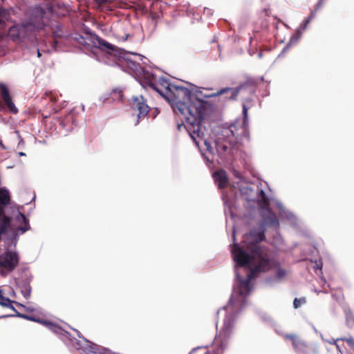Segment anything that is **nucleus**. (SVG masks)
Here are the masks:
<instances>
[{
    "label": "nucleus",
    "mask_w": 354,
    "mask_h": 354,
    "mask_svg": "<svg viewBox=\"0 0 354 354\" xmlns=\"http://www.w3.org/2000/svg\"><path fill=\"white\" fill-rule=\"evenodd\" d=\"M165 84H167L166 94L153 84L151 86L171 101L174 112L182 115L183 124L195 145L199 147L200 143L203 142L207 150L212 152L210 144L205 139V127L201 124L205 111V101L198 99L186 87L168 84L167 82Z\"/></svg>",
    "instance_id": "nucleus-1"
},
{
    "label": "nucleus",
    "mask_w": 354,
    "mask_h": 354,
    "mask_svg": "<svg viewBox=\"0 0 354 354\" xmlns=\"http://www.w3.org/2000/svg\"><path fill=\"white\" fill-rule=\"evenodd\" d=\"M232 259L239 267H247L250 274L246 279L239 282V293L247 295L250 292L252 279L259 274L269 272L278 266V263L268 248H260L250 243L249 250L243 248L239 243L231 245Z\"/></svg>",
    "instance_id": "nucleus-2"
},
{
    "label": "nucleus",
    "mask_w": 354,
    "mask_h": 354,
    "mask_svg": "<svg viewBox=\"0 0 354 354\" xmlns=\"http://www.w3.org/2000/svg\"><path fill=\"white\" fill-rule=\"evenodd\" d=\"M265 210L266 212L263 215V221L261 222L259 226L257 228L252 229L247 233L240 244L241 246L246 248V250H249L250 243L257 245L260 248H268L267 247L260 245V243L266 239V225L276 228L279 225V222L276 214L271 211L270 208Z\"/></svg>",
    "instance_id": "nucleus-3"
},
{
    "label": "nucleus",
    "mask_w": 354,
    "mask_h": 354,
    "mask_svg": "<svg viewBox=\"0 0 354 354\" xmlns=\"http://www.w3.org/2000/svg\"><path fill=\"white\" fill-rule=\"evenodd\" d=\"M223 310L226 313V315L223 325L215 337L214 348L205 352V354H223L228 339L234 331L237 313L232 310L231 305H228Z\"/></svg>",
    "instance_id": "nucleus-4"
},
{
    "label": "nucleus",
    "mask_w": 354,
    "mask_h": 354,
    "mask_svg": "<svg viewBox=\"0 0 354 354\" xmlns=\"http://www.w3.org/2000/svg\"><path fill=\"white\" fill-rule=\"evenodd\" d=\"M50 20V12L41 7H35L32 10L30 17L26 24L34 33L35 31H39L49 26Z\"/></svg>",
    "instance_id": "nucleus-5"
},
{
    "label": "nucleus",
    "mask_w": 354,
    "mask_h": 354,
    "mask_svg": "<svg viewBox=\"0 0 354 354\" xmlns=\"http://www.w3.org/2000/svg\"><path fill=\"white\" fill-rule=\"evenodd\" d=\"M285 339L291 341L295 351L299 354H318L315 348L310 346L297 334H285Z\"/></svg>",
    "instance_id": "nucleus-6"
},
{
    "label": "nucleus",
    "mask_w": 354,
    "mask_h": 354,
    "mask_svg": "<svg viewBox=\"0 0 354 354\" xmlns=\"http://www.w3.org/2000/svg\"><path fill=\"white\" fill-rule=\"evenodd\" d=\"M32 35L33 33L29 28L26 22L15 25L8 30V36L16 43L22 42L26 39L30 37Z\"/></svg>",
    "instance_id": "nucleus-7"
},
{
    "label": "nucleus",
    "mask_w": 354,
    "mask_h": 354,
    "mask_svg": "<svg viewBox=\"0 0 354 354\" xmlns=\"http://www.w3.org/2000/svg\"><path fill=\"white\" fill-rule=\"evenodd\" d=\"M241 89V86L235 88H223L218 91L216 93L212 94L211 96L218 97V100L223 103H225L228 101H234L237 99V97L240 93Z\"/></svg>",
    "instance_id": "nucleus-8"
},
{
    "label": "nucleus",
    "mask_w": 354,
    "mask_h": 354,
    "mask_svg": "<svg viewBox=\"0 0 354 354\" xmlns=\"http://www.w3.org/2000/svg\"><path fill=\"white\" fill-rule=\"evenodd\" d=\"M19 257L16 252L8 251L0 255V267L12 271L18 265Z\"/></svg>",
    "instance_id": "nucleus-9"
},
{
    "label": "nucleus",
    "mask_w": 354,
    "mask_h": 354,
    "mask_svg": "<svg viewBox=\"0 0 354 354\" xmlns=\"http://www.w3.org/2000/svg\"><path fill=\"white\" fill-rule=\"evenodd\" d=\"M132 108L134 111H138V118L139 119L147 116L150 111V107L147 104V100L142 95L132 97Z\"/></svg>",
    "instance_id": "nucleus-10"
},
{
    "label": "nucleus",
    "mask_w": 354,
    "mask_h": 354,
    "mask_svg": "<svg viewBox=\"0 0 354 354\" xmlns=\"http://www.w3.org/2000/svg\"><path fill=\"white\" fill-rule=\"evenodd\" d=\"M0 93L3 102L6 105L8 109L12 113H17L18 112V109L12 102L8 88L2 82L0 83Z\"/></svg>",
    "instance_id": "nucleus-11"
},
{
    "label": "nucleus",
    "mask_w": 354,
    "mask_h": 354,
    "mask_svg": "<svg viewBox=\"0 0 354 354\" xmlns=\"http://www.w3.org/2000/svg\"><path fill=\"white\" fill-rule=\"evenodd\" d=\"M213 177L219 189H223L227 186L228 177L225 170L221 169L214 171Z\"/></svg>",
    "instance_id": "nucleus-12"
},
{
    "label": "nucleus",
    "mask_w": 354,
    "mask_h": 354,
    "mask_svg": "<svg viewBox=\"0 0 354 354\" xmlns=\"http://www.w3.org/2000/svg\"><path fill=\"white\" fill-rule=\"evenodd\" d=\"M48 11L50 12V17L53 14L58 17H65L68 13V7L61 3H56L48 8Z\"/></svg>",
    "instance_id": "nucleus-13"
},
{
    "label": "nucleus",
    "mask_w": 354,
    "mask_h": 354,
    "mask_svg": "<svg viewBox=\"0 0 354 354\" xmlns=\"http://www.w3.org/2000/svg\"><path fill=\"white\" fill-rule=\"evenodd\" d=\"M11 19V15L8 9L0 7V30L6 28V22Z\"/></svg>",
    "instance_id": "nucleus-14"
},
{
    "label": "nucleus",
    "mask_w": 354,
    "mask_h": 354,
    "mask_svg": "<svg viewBox=\"0 0 354 354\" xmlns=\"http://www.w3.org/2000/svg\"><path fill=\"white\" fill-rule=\"evenodd\" d=\"M216 149L220 156H224L229 150V145L226 141L217 139L215 141Z\"/></svg>",
    "instance_id": "nucleus-15"
},
{
    "label": "nucleus",
    "mask_w": 354,
    "mask_h": 354,
    "mask_svg": "<svg viewBox=\"0 0 354 354\" xmlns=\"http://www.w3.org/2000/svg\"><path fill=\"white\" fill-rule=\"evenodd\" d=\"M323 3H324V0H319L318 1V3L315 6V10L313 11H311L310 15L307 18H306L303 21L302 24L300 25V28L304 30L306 28L308 24L315 17L316 12L319 9L320 7H322Z\"/></svg>",
    "instance_id": "nucleus-16"
},
{
    "label": "nucleus",
    "mask_w": 354,
    "mask_h": 354,
    "mask_svg": "<svg viewBox=\"0 0 354 354\" xmlns=\"http://www.w3.org/2000/svg\"><path fill=\"white\" fill-rule=\"evenodd\" d=\"M258 205L263 209H268L270 208V201L263 189L259 193Z\"/></svg>",
    "instance_id": "nucleus-17"
},
{
    "label": "nucleus",
    "mask_w": 354,
    "mask_h": 354,
    "mask_svg": "<svg viewBox=\"0 0 354 354\" xmlns=\"http://www.w3.org/2000/svg\"><path fill=\"white\" fill-rule=\"evenodd\" d=\"M83 349L87 351L88 353L97 354L98 353V347L96 344H94L86 339H84V346L82 347Z\"/></svg>",
    "instance_id": "nucleus-18"
},
{
    "label": "nucleus",
    "mask_w": 354,
    "mask_h": 354,
    "mask_svg": "<svg viewBox=\"0 0 354 354\" xmlns=\"http://www.w3.org/2000/svg\"><path fill=\"white\" fill-rule=\"evenodd\" d=\"M19 216L21 218L24 225L18 227L17 228V232H21L23 234L30 229V225H29L28 220L25 216L24 214L19 212Z\"/></svg>",
    "instance_id": "nucleus-19"
},
{
    "label": "nucleus",
    "mask_w": 354,
    "mask_h": 354,
    "mask_svg": "<svg viewBox=\"0 0 354 354\" xmlns=\"http://www.w3.org/2000/svg\"><path fill=\"white\" fill-rule=\"evenodd\" d=\"M73 39L77 41L80 45L84 46H89L91 38L88 36L84 37L80 34H75Z\"/></svg>",
    "instance_id": "nucleus-20"
},
{
    "label": "nucleus",
    "mask_w": 354,
    "mask_h": 354,
    "mask_svg": "<svg viewBox=\"0 0 354 354\" xmlns=\"http://www.w3.org/2000/svg\"><path fill=\"white\" fill-rule=\"evenodd\" d=\"M11 304L12 301L9 298L4 297L2 294V291L0 290V305L4 307H9L17 312Z\"/></svg>",
    "instance_id": "nucleus-21"
},
{
    "label": "nucleus",
    "mask_w": 354,
    "mask_h": 354,
    "mask_svg": "<svg viewBox=\"0 0 354 354\" xmlns=\"http://www.w3.org/2000/svg\"><path fill=\"white\" fill-rule=\"evenodd\" d=\"M43 99L49 100L53 104L57 102L59 97L57 95L52 91L46 92L43 96Z\"/></svg>",
    "instance_id": "nucleus-22"
},
{
    "label": "nucleus",
    "mask_w": 354,
    "mask_h": 354,
    "mask_svg": "<svg viewBox=\"0 0 354 354\" xmlns=\"http://www.w3.org/2000/svg\"><path fill=\"white\" fill-rule=\"evenodd\" d=\"M21 292L25 298H28L31 293V287L29 283H25L21 289Z\"/></svg>",
    "instance_id": "nucleus-23"
},
{
    "label": "nucleus",
    "mask_w": 354,
    "mask_h": 354,
    "mask_svg": "<svg viewBox=\"0 0 354 354\" xmlns=\"http://www.w3.org/2000/svg\"><path fill=\"white\" fill-rule=\"evenodd\" d=\"M306 303V299L305 297L295 298L293 301V306L295 308H298Z\"/></svg>",
    "instance_id": "nucleus-24"
},
{
    "label": "nucleus",
    "mask_w": 354,
    "mask_h": 354,
    "mask_svg": "<svg viewBox=\"0 0 354 354\" xmlns=\"http://www.w3.org/2000/svg\"><path fill=\"white\" fill-rule=\"evenodd\" d=\"M113 98L114 100H122L123 97V93L121 90L115 89L112 92Z\"/></svg>",
    "instance_id": "nucleus-25"
},
{
    "label": "nucleus",
    "mask_w": 354,
    "mask_h": 354,
    "mask_svg": "<svg viewBox=\"0 0 354 354\" xmlns=\"http://www.w3.org/2000/svg\"><path fill=\"white\" fill-rule=\"evenodd\" d=\"M17 316L19 317H21V318H24L25 319L32 321V322H37V323L39 322V318H36V317H32V316L21 314V313H19L18 312H17Z\"/></svg>",
    "instance_id": "nucleus-26"
},
{
    "label": "nucleus",
    "mask_w": 354,
    "mask_h": 354,
    "mask_svg": "<svg viewBox=\"0 0 354 354\" xmlns=\"http://www.w3.org/2000/svg\"><path fill=\"white\" fill-rule=\"evenodd\" d=\"M98 43L100 45L106 48L107 49L113 50V45L105 41L104 39H98Z\"/></svg>",
    "instance_id": "nucleus-27"
},
{
    "label": "nucleus",
    "mask_w": 354,
    "mask_h": 354,
    "mask_svg": "<svg viewBox=\"0 0 354 354\" xmlns=\"http://www.w3.org/2000/svg\"><path fill=\"white\" fill-rule=\"evenodd\" d=\"M46 327L48 328L49 329H50L56 333L58 332V330L60 329V328L56 324H55L52 322H49L48 324H47V326Z\"/></svg>",
    "instance_id": "nucleus-28"
},
{
    "label": "nucleus",
    "mask_w": 354,
    "mask_h": 354,
    "mask_svg": "<svg viewBox=\"0 0 354 354\" xmlns=\"http://www.w3.org/2000/svg\"><path fill=\"white\" fill-rule=\"evenodd\" d=\"M98 6H101L107 3H109L111 0H94Z\"/></svg>",
    "instance_id": "nucleus-29"
},
{
    "label": "nucleus",
    "mask_w": 354,
    "mask_h": 354,
    "mask_svg": "<svg viewBox=\"0 0 354 354\" xmlns=\"http://www.w3.org/2000/svg\"><path fill=\"white\" fill-rule=\"evenodd\" d=\"M277 276H278L279 277H282L283 276H284V275H285L286 272H285V270H283L279 269V270H277Z\"/></svg>",
    "instance_id": "nucleus-30"
},
{
    "label": "nucleus",
    "mask_w": 354,
    "mask_h": 354,
    "mask_svg": "<svg viewBox=\"0 0 354 354\" xmlns=\"http://www.w3.org/2000/svg\"><path fill=\"white\" fill-rule=\"evenodd\" d=\"M49 322H50V321H47V320H44V319H40V318H39V322H38V323H39V324H42V325L45 326H47V324H48Z\"/></svg>",
    "instance_id": "nucleus-31"
},
{
    "label": "nucleus",
    "mask_w": 354,
    "mask_h": 354,
    "mask_svg": "<svg viewBox=\"0 0 354 354\" xmlns=\"http://www.w3.org/2000/svg\"><path fill=\"white\" fill-rule=\"evenodd\" d=\"M243 113L244 115V118L245 120L248 117V109L246 108V106L245 105H243Z\"/></svg>",
    "instance_id": "nucleus-32"
},
{
    "label": "nucleus",
    "mask_w": 354,
    "mask_h": 354,
    "mask_svg": "<svg viewBox=\"0 0 354 354\" xmlns=\"http://www.w3.org/2000/svg\"><path fill=\"white\" fill-rule=\"evenodd\" d=\"M261 13L265 14L266 16H268L270 14V10L268 8L263 9Z\"/></svg>",
    "instance_id": "nucleus-33"
},
{
    "label": "nucleus",
    "mask_w": 354,
    "mask_h": 354,
    "mask_svg": "<svg viewBox=\"0 0 354 354\" xmlns=\"http://www.w3.org/2000/svg\"><path fill=\"white\" fill-rule=\"evenodd\" d=\"M234 127H235L234 126H231V127H230V132L233 136H234V132H233V130L232 129V128H234Z\"/></svg>",
    "instance_id": "nucleus-34"
},
{
    "label": "nucleus",
    "mask_w": 354,
    "mask_h": 354,
    "mask_svg": "<svg viewBox=\"0 0 354 354\" xmlns=\"http://www.w3.org/2000/svg\"><path fill=\"white\" fill-rule=\"evenodd\" d=\"M280 22H281V21L279 19H278L277 22L274 25L275 28H278V24Z\"/></svg>",
    "instance_id": "nucleus-35"
},
{
    "label": "nucleus",
    "mask_w": 354,
    "mask_h": 354,
    "mask_svg": "<svg viewBox=\"0 0 354 354\" xmlns=\"http://www.w3.org/2000/svg\"><path fill=\"white\" fill-rule=\"evenodd\" d=\"M41 54L40 53L39 50H37V56L39 57H41Z\"/></svg>",
    "instance_id": "nucleus-36"
},
{
    "label": "nucleus",
    "mask_w": 354,
    "mask_h": 354,
    "mask_svg": "<svg viewBox=\"0 0 354 354\" xmlns=\"http://www.w3.org/2000/svg\"><path fill=\"white\" fill-rule=\"evenodd\" d=\"M60 124H61L63 127H64V121H62V122H60Z\"/></svg>",
    "instance_id": "nucleus-37"
},
{
    "label": "nucleus",
    "mask_w": 354,
    "mask_h": 354,
    "mask_svg": "<svg viewBox=\"0 0 354 354\" xmlns=\"http://www.w3.org/2000/svg\"><path fill=\"white\" fill-rule=\"evenodd\" d=\"M20 156H24L25 154L23 152L19 153Z\"/></svg>",
    "instance_id": "nucleus-38"
},
{
    "label": "nucleus",
    "mask_w": 354,
    "mask_h": 354,
    "mask_svg": "<svg viewBox=\"0 0 354 354\" xmlns=\"http://www.w3.org/2000/svg\"><path fill=\"white\" fill-rule=\"evenodd\" d=\"M233 239H234V241H235V234L234 233L233 234Z\"/></svg>",
    "instance_id": "nucleus-39"
},
{
    "label": "nucleus",
    "mask_w": 354,
    "mask_h": 354,
    "mask_svg": "<svg viewBox=\"0 0 354 354\" xmlns=\"http://www.w3.org/2000/svg\"><path fill=\"white\" fill-rule=\"evenodd\" d=\"M348 319H349V317H348V315H347L346 316V320L348 321Z\"/></svg>",
    "instance_id": "nucleus-40"
}]
</instances>
